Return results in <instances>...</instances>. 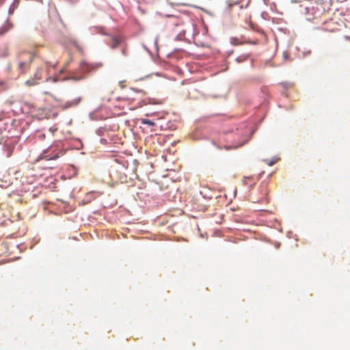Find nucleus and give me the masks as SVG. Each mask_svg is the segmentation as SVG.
<instances>
[{
  "mask_svg": "<svg viewBox=\"0 0 350 350\" xmlns=\"http://www.w3.org/2000/svg\"><path fill=\"white\" fill-rule=\"evenodd\" d=\"M55 64H49L48 62H41L38 66L32 77L25 82V85L29 88L38 85L44 77V74L47 76L50 74L51 70L54 69Z\"/></svg>",
  "mask_w": 350,
  "mask_h": 350,
  "instance_id": "f257e3e1",
  "label": "nucleus"
},
{
  "mask_svg": "<svg viewBox=\"0 0 350 350\" xmlns=\"http://www.w3.org/2000/svg\"><path fill=\"white\" fill-rule=\"evenodd\" d=\"M35 54L31 51H21L16 55V70L21 75L26 74L29 68Z\"/></svg>",
  "mask_w": 350,
  "mask_h": 350,
  "instance_id": "f03ea898",
  "label": "nucleus"
},
{
  "mask_svg": "<svg viewBox=\"0 0 350 350\" xmlns=\"http://www.w3.org/2000/svg\"><path fill=\"white\" fill-rule=\"evenodd\" d=\"M79 68L83 73L93 71L96 69L93 65L90 64L85 62L81 63Z\"/></svg>",
  "mask_w": 350,
  "mask_h": 350,
  "instance_id": "7ed1b4c3",
  "label": "nucleus"
},
{
  "mask_svg": "<svg viewBox=\"0 0 350 350\" xmlns=\"http://www.w3.org/2000/svg\"><path fill=\"white\" fill-rule=\"evenodd\" d=\"M81 100V97L76 98H75L73 100H68L64 105V108H69V107H75V106L78 105L80 103Z\"/></svg>",
  "mask_w": 350,
  "mask_h": 350,
  "instance_id": "20e7f679",
  "label": "nucleus"
},
{
  "mask_svg": "<svg viewBox=\"0 0 350 350\" xmlns=\"http://www.w3.org/2000/svg\"><path fill=\"white\" fill-rule=\"evenodd\" d=\"M10 89V85L6 80H0V93Z\"/></svg>",
  "mask_w": 350,
  "mask_h": 350,
  "instance_id": "39448f33",
  "label": "nucleus"
},
{
  "mask_svg": "<svg viewBox=\"0 0 350 350\" xmlns=\"http://www.w3.org/2000/svg\"><path fill=\"white\" fill-rule=\"evenodd\" d=\"M249 57H250V54L249 53H247V54H242V55H239L236 58V62H238V63H241V62H243L246 61Z\"/></svg>",
  "mask_w": 350,
  "mask_h": 350,
  "instance_id": "423d86ee",
  "label": "nucleus"
},
{
  "mask_svg": "<svg viewBox=\"0 0 350 350\" xmlns=\"http://www.w3.org/2000/svg\"><path fill=\"white\" fill-rule=\"evenodd\" d=\"M139 120L142 124H146L148 126H154L155 125V122L153 120H151L149 119L141 118Z\"/></svg>",
  "mask_w": 350,
  "mask_h": 350,
  "instance_id": "0eeeda50",
  "label": "nucleus"
},
{
  "mask_svg": "<svg viewBox=\"0 0 350 350\" xmlns=\"http://www.w3.org/2000/svg\"><path fill=\"white\" fill-rule=\"evenodd\" d=\"M119 43H120V41H119V40H118V38H113V39H112V42H111V48H113V49H114V48H116V47H117V46H118V45L119 44Z\"/></svg>",
  "mask_w": 350,
  "mask_h": 350,
  "instance_id": "6e6552de",
  "label": "nucleus"
},
{
  "mask_svg": "<svg viewBox=\"0 0 350 350\" xmlns=\"http://www.w3.org/2000/svg\"><path fill=\"white\" fill-rule=\"evenodd\" d=\"M133 90L136 92H139V93H141L142 95H146V92L145 90H138L137 88H133Z\"/></svg>",
  "mask_w": 350,
  "mask_h": 350,
  "instance_id": "1a4fd4ad",
  "label": "nucleus"
},
{
  "mask_svg": "<svg viewBox=\"0 0 350 350\" xmlns=\"http://www.w3.org/2000/svg\"><path fill=\"white\" fill-rule=\"evenodd\" d=\"M14 103V101L11 99L7 100L5 102V104L9 105H12Z\"/></svg>",
  "mask_w": 350,
  "mask_h": 350,
  "instance_id": "9d476101",
  "label": "nucleus"
},
{
  "mask_svg": "<svg viewBox=\"0 0 350 350\" xmlns=\"http://www.w3.org/2000/svg\"><path fill=\"white\" fill-rule=\"evenodd\" d=\"M84 77L83 76H81V77H73V79L75 80V81H77V80H80V79H83Z\"/></svg>",
  "mask_w": 350,
  "mask_h": 350,
  "instance_id": "9b49d317",
  "label": "nucleus"
},
{
  "mask_svg": "<svg viewBox=\"0 0 350 350\" xmlns=\"http://www.w3.org/2000/svg\"><path fill=\"white\" fill-rule=\"evenodd\" d=\"M57 157H58V156H57V154H56V155H55V156H53V157H51V158H47V156H44V158H46V159H49H49H56V158H57Z\"/></svg>",
  "mask_w": 350,
  "mask_h": 350,
  "instance_id": "f8f14e48",
  "label": "nucleus"
},
{
  "mask_svg": "<svg viewBox=\"0 0 350 350\" xmlns=\"http://www.w3.org/2000/svg\"><path fill=\"white\" fill-rule=\"evenodd\" d=\"M275 163V161H269L267 164L270 166L273 165V164Z\"/></svg>",
  "mask_w": 350,
  "mask_h": 350,
  "instance_id": "ddd939ff",
  "label": "nucleus"
},
{
  "mask_svg": "<svg viewBox=\"0 0 350 350\" xmlns=\"http://www.w3.org/2000/svg\"><path fill=\"white\" fill-rule=\"evenodd\" d=\"M50 79H51V77H47L46 79V81H49Z\"/></svg>",
  "mask_w": 350,
  "mask_h": 350,
  "instance_id": "4468645a",
  "label": "nucleus"
},
{
  "mask_svg": "<svg viewBox=\"0 0 350 350\" xmlns=\"http://www.w3.org/2000/svg\"><path fill=\"white\" fill-rule=\"evenodd\" d=\"M225 148L226 150H230L231 148L230 147H227V146H226Z\"/></svg>",
  "mask_w": 350,
  "mask_h": 350,
  "instance_id": "2eb2a0df",
  "label": "nucleus"
},
{
  "mask_svg": "<svg viewBox=\"0 0 350 350\" xmlns=\"http://www.w3.org/2000/svg\"><path fill=\"white\" fill-rule=\"evenodd\" d=\"M265 187V193H267V187H266V185L264 186Z\"/></svg>",
  "mask_w": 350,
  "mask_h": 350,
  "instance_id": "dca6fc26",
  "label": "nucleus"
},
{
  "mask_svg": "<svg viewBox=\"0 0 350 350\" xmlns=\"http://www.w3.org/2000/svg\"><path fill=\"white\" fill-rule=\"evenodd\" d=\"M44 94H48V95H49V94H50V93H49V92H44Z\"/></svg>",
  "mask_w": 350,
  "mask_h": 350,
  "instance_id": "f3484780",
  "label": "nucleus"
}]
</instances>
